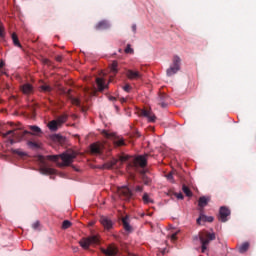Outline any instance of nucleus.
I'll return each mask as SVG.
<instances>
[{"instance_id":"nucleus-1","label":"nucleus","mask_w":256,"mask_h":256,"mask_svg":"<svg viewBox=\"0 0 256 256\" xmlns=\"http://www.w3.org/2000/svg\"><path fill=\"white\" fill-rule=\"evenodd\" d=\"M75 157H77V152L67 151L61 155H48L46 156V159L54 161V163H57L58 167H69V165L73 163Z\"/></svg>"},{"instance_id":"nucleus-2","label":"nucleus","mask_w":256,"mask_h":256,"mask_svg":"<svg viewBox=\"0 0 256 256\" xmlns=\"http://www.w3.org/2000/svg\"><path fill=\"white\" fill-rule=\"evenodd\" d=\"M29 129L32 132L24 131L22 132V134H20L17 130H9L8 132L3 134V137H9V135H11L12 137H15V139H17L18 136L21 135L20 139H23L25 135H34L36 137H40V135H43V131L38 126H29Z\"/></svg>"},{"instance_id":"nucleus-3","label":"nucleus","mask_w":256,"mask_h":256,"mask_svg":"<svg viewBox=\"0 0 256 256\" xmlns=\"http://www.w3.org/2000/svg\"><path fill=\"white\" fill-rule=\"evenodd\" d=\"M199 240L201 243V253H205L207 251V247L211 241H215V233H211L208 231H202L199 233Z\"/></svg>"},{"instance_id":"nucleus-4","label":"nucleus","mask_w":256,"mask_h":256,"mask_svg":"<svg viewBox=\"0 0 256 256\" xmlns=\"http://www.w3.org/2000/svg\"><path fill=\"white\" fill-rule=\"evenodd\" d=\"M99 235H92L87 238H82L79 243L82 249H89L90 245H97L99 243Z\"/></svg>"},{"instance_id":"nucleus-5","label":"nucleus","mask_w":256,"mask_h":256,"mask_svg":"<svg viewBox=\"0 0 256 256\" xmlns=\"http://www.w3.org/2000/svg\"><path fill=\"white\" fill-rule=\"evenodd\" d=\"M181 69V58L179 56H174L173 63L170 66V68L167 69V75L168 77H171L172 75H175L179 70Z\"/></svg>"},{"instance_id":"nucleus-6","label":"nucleus","mask_w":256,"mask_h":256,"mask_svg":"<svg viewBox=\"0 0 256 256\" xmlns=\"http://www.w3.org/2000/svg\"><path fill=\"white\" fill-rule=\"evenodd\" d=\"M117 195L122 201H129L132 193L131 190H129L126 186H122L117 189Z\"/></svg>"},{"instance_id":"nucleus-7","label":"nucleus","mask_w":256,"mask_h":256,"mask_svg":"<svg viewBox=\"0 0 256 256\" xmlns=\"http://www.w3.org/2000/svg\"><path fill=\"white\" fill-rule=\"evenodd\" d=\"M101 253L106 256H118L119 255V248L115 244H110L107 248H101Z\"/></svg>"},{"instance_id":"nucleus-8","label":"nucleus","mask_w":256,"mask_h":256,"mask_svg":"<svg viewBox=\"0 0 256 256\" xmlns=\"http://www.w3.org/2000/svg\"><path fill=\"white\" fill-rule=\"evenodd\" d=\"M134 167H147V156H137L133 159Z\"/></svg>"},{"instance_id":"nucleus-9","label":"nucleus","mask_w":256,"mask_h":256,"mask_svg":"<svg viewBox=\"0 0 256 256\" xmlns=\"http://www.w3.org/2000/svg\"><path fill=\"white\" fill-rule=\"evenodd\" d=\"M229 215H231V211L227 207L220 208L219 216L222 223H225L227 221V217H229Z\"/></svg>"},{"instance_id":"nucleus-10","label":"nucleus","mask_w":256,"mask_h":256,"mask_svg":"<svg viewBox=\"0 0 256 256\" xmlns=\"http://www.w3.org/2000/svg\"><path fill=\"white\" fill-rule=\"evenodd\" d=\"M126 77H128V79H131V80H137V79H141L143 75L139 71L127 70Z\"/></svg>"},{"instance_id":"nucleus-11","label":"nucleus","mask_w":256,"mask_h":256,"mask_svg":"<svg viewBox=\"0 0 256 256\" xmlns=\"http://www.w3.org/2000/svg\"><path fill=\"white\" fill-rule=\"evenodd\" d=\"M100 223L101 225H103L104 229H111L113 227V222L111 221V219L105 217V216H102L100 218Z\"/></svg>"},{"instance_id":"nucleus-12","label":"nucleus","mask_w":256,"mask_h":256,"mask_svg":"<svg viewBox=\"0 0 256 256\" xmlns=\"http://www.w3.org/2000/svg\"><path fill=\"white\" fill-rule=\"evenodd\" d=\"M213 216H206L205 214H200L199 218L197 219V224L201 225L203 223H213Z\"/></svg>"},{"instance_id":"nucleus-13","label":"nucleus","mask_w":256,"mask_h":256,"mask_svg":"<svg viewBox=\"0 0 256 256\" xmlns=\"http://www.w3.org/2000/svg\"><path fill=\"white\" fill-rule=\"evenodd\" d=\"M142 115L148 119L149 123H155V120L157 119L155 114L151 113L149 110H142Z\"/></svg>"},{"instance_id":"nucleus-14","label":"nucleus","mask_w":256,"mask_h":256,"mask_svg":"<svg viewBox=\"0 0 256 256\" xmlns=\"http://www.w3.org/2000/svg\"><path fill=\"white\" fill-rule=\"evenodd\" d=\"M96 84L100 91H104V89L109 87V84L105 83V79L103 78H96Z\"/></svg>"},{"instance_id":"nucleus-15","label":"nucleus","mask_w":256,"mask_h":256,"mask_svg":"<svg viewBox=\"0 0 256 256\" xmlns=\"http://www.w3.org/2000/svg\"><path fill=\"white\" fill-rule=\"evenodd\" d=\"M102 145L100 143H94L90 146L91 153L99 155L101 153Z\"/></svg>"},{"instance_id":"nucleus-16","label":"nucleus","mask_w":256,"mask_h":256,"mask_svg":"<svg viewBox=\"0 0 256 256\" xmlns=\"http://www.w3.org/2000/svg\"><path fill=\"white\" fill-rule=\"evenodd\" d=\"M40 173H42V175H54L55 169L49 168L47 166H42L40 168Z\"/></svg>"},{"instance_id":"nucleus-17","label":"nucleus","mask_w":256,"mask_h":256,"mask_svg":"<svg viewBox=\"0 0 256 256\" xmlns=\"http://www.w3.org/2000/svg\"><path fill=\"white\" fill-rule=\"evenodd\" d=\"M98 31H103V29H109V22L107 20H102L96 25Z\"/></svg>"},{"instance_id":"nucleus-18","label":"nucleus","mask_w":256,"mask_h":256,"mask_svg":"<svg viewBox=\"0 0 256 256\" xmlns=\"http://www.w3.org/2000/svg\"><path fill=\"white\" fill-rule=\"evenodd\" d=\"M142 201H143L144 205H149V204L155 203V200H153L148 193L143 194Z\"/></svg>"},{"instance_id":"nucleus-19","label":"nucleus","mask_w":256,"mask_h":256,"mask_svg":"<svg viewBox=\"0 0 256 256\" xmlns=\"http://www.w3.org/2000/svg\"><path fill=\"white\" fill-rule=\"evenodd\" d=\"M117 165V159L113 158L112 160L104 163L103 169H113Z\"/></svg>"},{"instance_id":"nucleus-20","label":"nucleus","mask_w":256,"mask_h":256,"mask_svg":"<svg viewBox=\"0 0 256 256\" xmlns=\"http://www.w3.org/2000/svg\"><path fill=\"white\" fill-rule=\"evenodd\" d=\"M61 127L56 120H52L48 123V128L50 131H57Z\"/></svg>"},{"instance_id":"nucleus-21","label":"nucleus","mask_w":256,"mask_h":256,"mask_svg":"<svg viewBox=\"0 0 256 256\" xmlns=\"http://www.w3.org/2000/svg\"><path fill=\"white\" fill-rule=\"evenodd\" d=\"M22 92L25 95H29V93H33V86L31 84H24L22 86Z\"/></svg>"},{"instance_id":"nucleus-22","label":"nucleus","mask_w":256,"mask_h":256,"mask_svg":"<svg viewBox=\"0 0 256 256\" xmlns=\"http://www.w3.org/2000/svg\"><path fill=\"white\" fill-rule=\"evenodd\" d=\"M122 223L125 231H131V225L129 224V216L122 218Z\"/></svg>"},{"instance_id":"nucleus-23","label":"nucleus","mask_w":256,"mask_h":256,"mask_svg":"<svg viewBox=\"0 0 256 256\" xmlns=\"http://www.w3.org/2000/svg\"><path fill=\"white\" fill-rule=\"evenodd\" d=\"M12 41H13V45H15V47H19L21 49V42H19V37L17 36V33H12Z\"/></svg>"},{"instance_id":"nucleus-24","label":"nucleus","mask_w":256,"mask_h":256,"mask_svg":"<svg viewBox=\"0 0 256 256\" xmlns=\"http://www.w3.org/2000/svg\"><path fill=\"white\" fill-rule=\"evenodd\" d=\"M12 153L14 155H18V157H27V152L23 151L22 149H12Z\"/></svg>"},{"instance_id":"nucleus-25","label":"nucleus","mask_w":256,"mask_h":256,"mask_svg":"<svg viewBox=\"0 0 256 256\" xmlns=\"http://www.w3.org/2000/svg\"><path fill=\"white\" fill-rule=\"evenodd\" d=\"M207 203H209V198H207L205 196L200 197L198 200V205L200 207H206Z\"/></svg>"},{"instance_id":"nucleus-26","label":"nucleus","mask_w":256,"mask_h":256,"mask_svg":"<svg viewBox=\"0 0 256 256\" xmlns=\"http://www.w3.org/2000/svg\"><path fill=\"white\" fill-rule=\"evenodd\" d=\"M67 122V114H63L61 116H59L57 119H56V123H58V125L61 127V125H63V123H66Z\"/></svg>"},{"instance_id":"nucleus-27","label":"nucleus","mask_w":256,"mask_h":256,"mask_svg":"<svg viewBox=\"0 0 256 256\" xmlns=\"http://www.w3.org/2000/svg\"><path fill=\"white\" fill-rule=\"evenodd\" d=\"M249 251V242H244L240 247H239V253H247Z\"/></svg>"},{"instance_id":"nucleus-28","label":"nucleus","mask_w":256,"mask_h":256,"mask_svg":"<svg viewBox=\"0 0 256 256\" xmlns=\"http://www.w3.org/2000/svg\"><path fill=\"white\" fill-rule=\"evenodd\" d=\"M40 91H42L43 93H51L52 88L47 84H43L40 86Z\"/></svg>"},{"instance_id":"nucleus-29","label":"nucleus","mask_w":256,"mask_h":256,"mask_svg":"<svg viewBox=\"0 0 256 256\" xmlns=\"http://www.w3.org/2000/svg\"><path fill=\"white\" fill-rule=\"evenodd\" d=\"M102 135L106 137V139H113V137H115V134L109 133L107 130H103Z\"/></svg>"},{"instance_id":"nucleus-30","label":"nucleus","mask_w":256,"mask_h":256,"mask_svg":"<svg viewBox=\"0 0 256 256\" xmlns=\"http://www.w3.org/2000/svg\"><path fill=\"white\" fill-rule=\"evenodd\" d=\"M182 191L185 193V195L187 196V197H191L192 195H193V193L191 192V190L189 189V187H187V186H183L182 187Z\"/></svg>"},{"instance_id":"nucleus-31","label":"nucleus","mask_w":256,"mask_h":256,"mask_svg":"<svg viewBox=\"0 0 256 256\" xmlns=\"http://www.w3.org/2000/svg\"><path fill=\"white\" fill-rule=\"evenodd\" d=\"M117 67H118L117 61L112 62L110 66V71L111 73H114V75L115 73H117Z\"/></svg>"},{"instance_id":"nucleus-32","label":"nucleus","mask_w":256,"mask_h":256,"mask_svg":"<svg viewBox=\"0 0 256 256\" xmlns=\"http://www.w3.org/2000/svg\"><path fill=\"white\" fill-rule=\"evenodd\" d=\"M114 144L116 147H123V145H125V140L123 138H119L118 140L114 141Z\"/></svg>"},{"instance_id":"nucleus-33","label":"nucleus","mask_w":256,"mask_h":256,"mask_svg":"<svg viewBox=\"0 0 256 256\" xmlns=\"http://www.w3.org/2000/svg\"><path fill=\"white\" fill-rule=\"evenodd\" d=\"M71 103H72V105H76L77 107H81V101L79 100V98H72Z\"/></svg>"},{"instance_id":"nucleus-34","label":"nucleus","mask_w":256,"mask_h":256,"mask_svg":"<svg viewBox=\"0 0 256 256\" xmlns=\"http://www.w3.org/2000/svg\"><path fill=\"white\" fill-rule=\"evenodd\" d=\"M69 227H71V222L69 220L63 221L62 228L69 229Z\"/></svg>"},{"instance_id":"nucleus-35","label":"nucleus","mask_w":256,"mask_h":256,"mask_svg":"<svg viewBox=\"0 0 256 256\" xmlns=\"http://www.w3.org/2000/svg\"><path fill=\"white\" fill-rule=\"evenodd\" d=\"M129 159H130L129 155L120 156L121 163H125V161H129Z\"/></svg>"},{"instance_id":"nucleus-36","label":"nucleus","mask_w":256,"mask_h":256,"mask_svg":"<svg viewBox=\"0 0 256 256\" xmlns=\"http://www.w3.org/2000/svg\"><path fill=\"white\" fill-rule=\"evenodd\" d=\"M125 53L133 54V48H131V45H127V47L125 48Z\"/></svg>"},{"instance_id":"nucleus-37","label":"nucleus","mask_w":256,"mask_h":256,"mask_svg":"<svg viewBox=\"0 0 256 256\" xmlns=\"http://www.w3.org/2000/svg\"><path fill=\"white\" fill-rule=\"evenodd\" d=\"M123 90H124L126 93H129V92L131 91V85L126 84L125 86H123Z\"/></svg>"},{"instance_id":"nucleus-38","label":"nucleus","mask_w":256,"mask_h":256,"mask_svg":"<svg viewBox=\"0 0 256 256\" xmlns=\"http://www.w3.org/2000/svg\"><path fill=\"white\" fill-rule=\"evenodd\" d=\"M166 178H167L168 181H170V183H173V182H174V181H173V173L167 174V175H166Z\"/></svg>"},{"instance_id":"nucleus-39","label":"nucleus","mask_w":256,"mask_h":256,"mask_svg":"<svg viewBox=\"0 0 256 256\" xmlns=\"http://www.w3.org/2000/svg\"><path fill=\"white\" fill-rule=\"evenodd\" d=\"M39 225H40L39 221H36V222H34V223L32 224V228H33L35 231H37V229H39Z\"/></svg>"},{"instance_id":"nucleus-40","label":"nucleus","mask_w":256,"mask_h":256,"mask_svg":"<svg viewBox=\"0 0 256 256\" xmlns=\"http://www.w3.org/2000/svg\"><path fill=\"white\" fill-rule=\"evenodd\" d=\"M0 37H5V28L0 25Z\"/></svg>"},{"instance_id":"nucleus-41","label":"nucleus","mask_w":256,"mask_h":256,"mask_svg":"<svg viewBox=\"0 0 256 256\" xmlns=\"http://www.w3.org/2000/svg\"><path fill=\"white\" fill-rule=\"evenodd\" d=\"M135 191L141 193V191H143V186H136Z\"/></svg>"},{"instance_id":"nucleus-42","label":"nucleus","mask_w":256,"mask_h":256,"mask_svg":"<svg viewBox=\"0 0 256 256\" xmlns=\"http://www.w3.org/2000/svg\"><path fill=\"white\" fill-rule=\"evenodd\" d=\"M176 197H177V199H183V194L178 193V194H176Z\"/></svg>"},{"instance_id":"nucleus-43","label":"nucleus","mask_w":256,"mask_h":256,"mask_svg":"<svg viewBox=\"0 0 256 256\" xmlns=\"http://www.w3.org/2000/svg\"><path fill=\"white\" fill-rule=\"evenodd\" d=\"M171 239H172V241H175V239H177V234H172Z\"/></svg>"},{"instance_id":"nucleus-44","label":"nucleus","mask_w":256,"mask_h":256,"mask_svg":"<svg viewBox=\"0 0 256 256\" xmlns=\"http://www.w3.org/2000/svg\"><path fill=\"white\" fill-rule=\"evenodd\" d=\"M2 67H5V62L3 61L0 62V69H2Z\"/></svg>"},{"instance_id":"nucleus-45","label":"nucleus","mask_w":256,"mask_h":256,"mask_svg":"<svg viewBox=\"0 0 256 256\" xmlns=\"http://www.w3.org/2000/svg\"><path fill=\"white\" fill-rule=\"evenodd\" d=\"M40 161H41V163H45V157L40 156Z\"/></svg>"},{"instance_id":"nucleus-46","label":"nucleus","mask_w":256,"mask_h":256,"mask_svg":"<svg viewBox=\"0 0 256 256\" xmlns=\"http://www.w3.org/2000/svg\"><path fill=\"white\" fill-rule=\"evenodd\" d=\"M132 31H134V33H135V31H137V26L136 25L132 26Z\"/></svg>"},{"instance_id":"nucleus-47","label":"nucleus","mask_w":256,"mask_h":256,"mask_svg":"<svg viewBox=\"0 0 256 256\" xmlns=\"http://www.w3.org/2000/svg\"><path fill=\"white\" fill-rule=\"evenodd\" d=\"M120 101H121V103H125V101H127V99L126 98H121Z\"/></svg>"},{"instance_id":"nucleus-48","label":"nucleus","mask_w":256,"mask_h":256,"mask_svg":"<svg viewBox=\"0 0 256 256\" xmlns=\"http://www.w3.org/2000/svg\"><path fill=\"white\" fill-rule=\"evenodd\" d=\"M145 185H149V183H151V180H146L144 181Z\"/></svg>"},{"instance_id":"nucleus-49","label":"nucleus","mask_w":256,"mask_h":256,"mask_svg":"<svg viewBox=\"0 0 256 256\" xmlns=\"http://www.w3.org/2000/svg\"><path fill=\"white\" fill-rule=\"evenodd\" d=\"M114 99H115V98H113V97L110 98L111 101H114Z\"/></svg>"},{"instance_id":"nucleus-50","label":"nucleus","mask_w":256,"mask_h":256,"mask_svg":"<svg viewBox=\"0 0 256 256\" xmlns=\"http://www.w3.org/2000/svg\"><path fill=\"white\" fill-rule=\"evenodd\" d=\"M10 143H13V139L10 140Z\"/></svg>"},{"instance_id":"nucleus-51","label":"nucleus","mask_w":256,"mask_h":256,"mask_svg":"<svg viewBox=\"0 0 256 256\" xmlns=\"http://www.w3.org/2000/svg\"><path fill=\"white\" fill-rule=\"evenodd\" d=\"M162 107H165V104H162Z\"/></svg>"}]
</instances>
